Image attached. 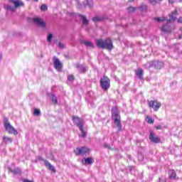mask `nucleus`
Returning <instances> with one entry per match:
<instances>
[{
    "label": "nucleus",
    "mask_w": 182,
    "mask_h": 182,
    "mask_svg": "<svg viewBox=\"0 0 182 182\" xmlns=\"http://www.w3.org/2000/svg\"><path fill=\"white\" fill-rule=\"evenodd\" d=\"M140 10L141 11H147V6L146 5H142L140 6Z\"/></svg>",
    "instance_id": "72a5a7b5"
},
{
    "label": "nucleus",
    "mask_w": 182,
    "mask_h": 182,
    "mask_svg": "<svg viewBox=\"0 0 182 182\" xmlns=\"http://www.w3.org/2000/svg\"><path fill=\"white\" fill-rule=\"evenodd\" d=\"M93 22H102V21H105V17L102 16H97L92 18Z\"/></svg>",
    "instance_id": "4be33fe9"
},
{
    "label": "nucleus",
    "mask_w": 182,
    "mask_h": 182,
    "mask_svg": "<svg viewBox=\"0 0 182 182\" xmlns=\"http://www.w3.org/2000/svg\"><path fill=\"white\" fill-rule=\"evenodd\" d=\"M168 177L171 180H174V178H176V177H177V173H176V171H174L173 169L169 170V171H168Z\"/></svg>",
    "instance_id": "6ab92c4d"
},
{
    "label": "nucleus",
    "mask_w": 182,
    "mask_h": 182,
    "mask_svg": "<svg viewBox=\"0 0 182 182\" xmlns=\"http://www.w3.org/2000/svg\"><path fill=\"white\" fill-rule=\"evenodd\" d=\"M50 100L54 105H58V97H56L55 95L52 94L50 95Z\"/></svg>",
    "instance_id": "b1692460"
},
{
    "label": "nucleus",
    "mask_w": 182,
    "mask_h": 182,
    "mask_svg": "<svg viewBox=\"0 0 182 182\" xmlns=\"http://www.w3.org/2000/svg\"><path fill=\"white\" fill-rule=\"evenodd\" d=\"M25 4L21 0H9V4H5L4 8L7 11H11V12H15L17 8H21Z\"/></svg>",
    "instance_id": "7ed1b4c3"
},
{
    "label": "nucleus",
    "mask_w": 182,
    "mask_h": 182,
    "mask_svg": "<svg viewBox=\"0 0 182 182\" xmlns=\"http://www.w3.org/2000/svg\"><path fill=\"white\" fill-rule=\"evenodd\" d=\"M178 23H182V17H180L179 18H178Z\"/></svg>",
    "instance_id": "a19ab883"
},
{
    "label": "nucleus",
    "mask_w": 182,
    "mask_h": 182,
    "mask_svg": "<svg viewBox=\"0 0 182 182\" xmlns=\"http://www.w3.org/2000/svg\"><path fill=\"white\" fill-rule=\"evenodd\" d=\"M146 120L147 123H149V124H153L154 123V119H153L151 117L146 116Z\"/></svg>",
    "instance_id": "a878e982"
},
{
    "label": "nucleus",
    "mask_w": 182,
    "mask_h": 182,
    "mask_svg": "<svg viewBox=\"0 0 182 182\" xmlns=\"http://www.w3.org/2000/svg\"><path fill=\"white\" fill-rule=\"evenodd\" d=\"M149 139L151 140V141H152V143H156V144L160 143L161 141L160 138L156 136V134H154V132H150Z\"/></svg>",
    "instance_id": "f8f14e48"
},
{
    "label": "nucleus",
    "mask_w": 182,
    "mask_h": 182,
    "mask_svg": "<svg viewBox=\"0 0 182 182\" xmlns=\"http://www.w3.org/2000/svg\"><path fill=\"white\" fill-rule=\"evenodd\" d=\"M4 125L5 127V130L8 132L9 134H14V136H16V134H18V131L11 125V122H9L8 118L4 119Z\"/></svg>",
    "instance_id": "39448f33"
},
{
    "label": "nucleus",
    "mask_w": 182,
    "mask_h": 182,
    "mask_svg": "<svg viewBox=\"0 0 182 182\" xmlns=\"http://www.w3.org/2000/svg\"><path fill=\"white\" fill-rule=\"evenodd\" d=\"M119 109L117 107H113L112 108V119L117 127L118 128V132L122 130V121L120 118V114H119Z\"/></svg>",
    "instance_id": "f03ea898"
},
{
    "label": "nucleus",
    "mask_w": 182,
    "mask_h": 182,
    "mask_svg": "<svg viewBox=\"0 0 182 182\" xmlns=\"http://www.w3.org/2000/svg\"><path fill=\"white\" fill-rule=\"evenodd\" d=\"M100 85L103 90H109L110 87V79L107 76L104 75L100 79Z\"/></svg>",
    "instance_id": "423d86ee"
},
{
    "label": "nucleus",
    "mask_w": 182,
    "mask_h": 182,
    "mask_svg": "<svg viewBox=\"0 0 182 182\" xmlns=\"http://www.w3.org/2000/svg\"><path fill=\"white\" fill-rule=\"evenodd\" d=\"M176 19H177V10L172 11V13L169 14V19L168 20V22H174Z\"/></svg>",
    "instance_id": "f3484780"
},
{
    "label": "nucleus",
    "mask_w": 182,
    "mask_h": 182,
    "mask_svg": "<svg viewBox=\"0 0 182 182\" xmlns=\"http://www.w3.org/2000/svg\"><path fill=\"white\" fill-rule=\"evenodd\" d=\"M2 59V54H0V60Z\"/></svg>",
    "instance_id": "c03bdc74"
},
{
    "label": "nucleus",
    "mask_w": 182,
    "mask_h": 182,
    "mask_svg": "<svg viewBox=\"0 0 182 182\" xmlns=\"http://www.w3.org/2000/svg\"><path fill=\"white\" fill-rule=\"evenodd\" d=\"M27 1H29V0H27ZM34 2H38L39 0H33Z\"/></svg>",
    "instance_id": "37998d69"
},
{
    "label": "nucleus",
    "mask_w": 182,
    "mask_h": 182,
    "mask_svg": "<svg viewBox=\"0 0 182 182\" xmlns=\"http://www.w3.org/2000/svg\"><path fill=\"white\" fill-rule=\"evenodd\" d=\"M87 5L92 8L93 6V1L92 0H87Z\"/></svg>",
    "instance_id": "7c9ffc66"
},
{
    "label": "nucleus",
    "mask_w": 182,
    "mask_h": 182,
    "mask_svg": "<svg viewBox=\"0 0 182 182\" xmlns=\"http://www.w3.org/2000/svg\"><path fill=\"white\" fill-rule=\"evenodd\" d=\"M74 153L75 156H86L90 153V149L86 146L77 147L74 150Z\"/></svg>",
    "instance_id": "0eeeda50"
},
{
    "label": "nucleus",
    "mask_w": 182,
    "mask_h": 182,
    "mask_svg": "<svg viewBox=\"0 0 182 182\" xmlns=\"http://www.w3.org/2000/svg\"><path fill=\"white\" fill-rule=\"evenodd\" d=\"M82 43L85 45V46H87L88 48H95V45L93 43L87 41H82Z\"/></svg>",
    "instance_id": "5701e85b"
},
{
    "label": "nucleus",
    "mask_w": 182,
    "mask_h": 182,
    "mask_svg": "<svg viewBox=\"0 0 182 182\" xmlns=\"http://www.w3.org/2000/svg\"><path fill=\"white\" fill-rule=\"evenodd\" d=\"M33 21L34 22V23H36V25H38V26H41V28H45L46 26L45 22L43 21V20H42V18H34L33 19Z\"/></svg>",
    "instance_id": "ddd939ff"
},
{
    "label": "nucleus",
    "mask_w": 182,
    "mask_h": 182,
    "mask_svg": "<svg viewBox=\"0 0 182 182\" xmlns=\"http://www.w3.org/2000/svg\"><path fill=\"white\" fill-rule=\"evenodd\" d=\"M78 16H80L82 21V25L85 26H87L89 25V20L82 14H78Z\"/></svg>",
    "instance_id": "a211bd4d"
},
{
    "label": "nucleus",
    "mask_w": 182,
    "mask_h": 182,
    "mask_svg": "<svg viewBox=\"0 0 182 182\" xmlns=\"http://www.w3.org/2000/svg\"><path fill=\"white\" fill-rule=\"evenodd\" d=\"M138 160L139 161H143V160H144V156H143V154L141 153L138 154Z\"/></svg>",
    "instance_id": "c85d7f7f"
},
{
    "label": "nucleus",
    "mask_w": 182,
    "mask_h": 182,
    "mask_svg": "<svg viewBox=\"0 0 182 182\" xmlns=\"http://www.w3.org/2000/svg\"><path fill=\"white\" fill-rule=\"evenodd\" d=\"M41 11H47L48 10V6L46 4H42L41 6Z\"/></svg>",
    "instance_id": "473e14b6"
},
{
    "label": "nucleus",
    "mask_w": 182,
    "mask_h": 182,
    "mask_svg": "<svg viewBox=\"0 0 182 182\" xmlns=\"http://www.w3.org/2000/svg\"><path fill=\"white\" fill-rule=\"evenodd\" d=\"M53 65H54V68L57 70H62V63H60V61L59 60V58H58V57L56 56L53 57Z\"/></svg>",
    "instance_id": "9b49d317"
},
{
    "label": "nucleus",
    "mask_w": 182,
    "mask_h": 182,
    "mask_svg": "<svg viewBox=\"0 0 182 182\" xmlns=\"http://www.w3.org/2000/svg\"><path fill=\"white\" fill-rule=\"evenodd\" d=\"M38 161H44V164L46 167H49V170H50L51 171H53V173H56V169H55V166L52 164H50V163L49 161H48V160H45L43 159V158H42V156H38L36 158V163H38Z\"/></svg>",
    "instance_id": "1a4fd4ad"
},
{
    "label": "nucleus",
    "mask_w": 182,
    "mask_h": 182,
    "mask_svg": "<svg viewBox=\"0 0 182 182\" xmlns=\"http://www.w3.org/2000/svg\"><path fill=\"white\" fill-rule=\"evenodd\" d=\"M162 32H166V33H170L171 31H173V28H171V24L170 23H166L161 28Z\"/></svg>",
    "instance_id": "2eb2a0df"
},
{
    "label": "nucleus",
    "mask_w": 182,
    "mask_h": 182,
    "mask_svg": "<svg viewBox=\"0 0 182 182\" xmlns=\"http://www.w3.org/2000/svg\"><path fill=\"white\" fill-rule=\"evenodd\" d=\"M104 147L105 149H109L110 150V149H112V147H110V145L107 144H104Z\"/></svg>",
    "instance_id": "e433bc0d"
},
{
    "label": "nucleus",
    "mask_w": 182,
    "mask_h": 182,
    "mask_svg": "<svg viewBox=\"0 0 182 182\" xmlns=\"http://www.w3.org/2000/svg\"><path fill=\"white\" fill-rule=\"evenodd\" d=\"M34 114L35 116H41V111L38 109H36L34 110Z\"/></svg>",
    "instance_id": "f704fd0d"
},
{
    "label": "nucleus",
    "mask_w": 182,
    "mask_h": 182,
    "mask_svg": "<svg viewBox=\"0 0 182 182\" xmlns=\"http://www.w3.org/2000/svg\"><path fill=\"white\" fill-rule=\"evenodd\" d=\"M134 11H136V9L134 7H129V8H128V12L129 14H132V13L134 12Z\"/></svg>",
    "instance_id": "c9c22d12"
},
{
    "label": "nucleus",
    "mask_w": 182,
    "mask_h": 182,
    "mask_svg": "<svg viewBox=\"0 0 182 182\" xmlns=\"http://www.w3.org/2000/svg\"><path fill=\"white\" fill-rule=\"evenodd\" d=\"M130 157H131V156H130V155H129V156H128V159H130Z\"/></svg>",
    "instance_id": "49530a36"
},
{
    "label": "nucleus",
    "mask_w": 182,
    "mask_h": 182,
    "mask_svg": "<svg viewBox=\"0 0 182 182\" xmlns=\"http://www.w3.org/2000/svg\"><path fill=\"white\" fill-rule=\"evenodd\" d=\"M159 182H167L166 179H161L159 178Z\"/></svg>",
    "instance_id": "79ce46f5"
},
{
    "label": "nucleus",
    "mask_w": 182,
    "mask_h": 182,
    "mask_svg": "<svg viewBox=\"0 0 182 182\" xmlns=\"http://www.w3.org/2000/svg\"><path fill=\"white\" fill-rule=\"evenodd\" d=\"M169 4H174V2H177V0H168Z\"/></svg>",
    "instance_id": "ea45409f"
},
{
    "label": "nucleus",
    "mask_w": 182,
    "mask_h": 182,
    "mask_svg": "<svg viewBox=\"0 0 182 182\" xmlns=\"http://www.w3.org/2000/svg\"><path fill=\"white\" fill-rule=\"evenodd\" d=\"M68 80H69L70 82H73L75 80V77L73 76V75H68Z\"/></svg>",
    "instance_id": "c756f323"
},
{
    "label": "nucleus",
    "mask_w": 182,
    "mask_h": 182,
    "mask_svg": "<svg viewBox=\"0 0 182 182\" xmlns=\"http://www.w3.org/2000/svg\"><path fill=\"white\" fill-rule=\"evenodd\" d=\"M9 171L13 174H21V169H19V168H16L14 169L9 168Z\"/></svg>",
    "instance_id": "412c9836"
},
{
    "label": "nucleus",
    "mask_w": 182,
    "mask_h": 182,
    "mask_svg": "<svg viewBox=\"0 0 182 182\" xmlns=\"http://www.w3.org/2000/svg\"><path fill=\"white\" fill-rule=\"evenodd\" d=\"M53 38V35H52L51 33L48 34V36L47 37L48 42H52Z\"/></svg>",
    "instance_id": "2f4dec72"
},
{
    "label": "nucleus",
    "mask_w": 182,
    "mask_h": 182,
    "mask_svg": "<svg viewBox=\"0 0 182 182\" xmlns=\"http://www.w3.org/2000/svg\"><path fill=\"white\" fill-rule=\"evenodd\" d=\"M148 106L151 107L154 112H157L159 107H161V103L159 102L157 100L148 101Z\"/></svg>",
    "instance_id": "9d476101"
},
{
    "label": "nucleus",
    "mask_w": 182,
    "mask_h": 182,
    "mask_svg": "<svg viewBox=\"0 0 182 182\" xmlns=\"http://www.w3.org/2000/svg\"><path fill=\"white\" fill-rule=\"evenodd\" d=\"M155 21H157V22H164L166 21L165 17H156L155 18Z\"/></svg>",
    "instance_id": "cd10ccee"
},
{
    "label": "nucleus",
    "mask_w": 182,
    "mask_h": 182,
    "mask_svg": "<svg viewBox=\"0 0 182 182\" xmlns=\"http://www.w3.org/2000/svg\"><path fill=\"white\" fill-rule=\"evenodd\" d=\"M77 69H78V71L80 73H85L87 70V68L82 65H76Z\"/></svg>",
    "instance_id": "aec40b11"
},
{
    "label": "nucleus",
    "mask_w": 182,
    "mask_h": 182,
    "mask_svg": "<svg viewBox=\"0 0 182 182\" xmlns=\"http://www.w3.org/2000/svg\"><path fill=\"white\" fill-rule=\"evenodd\" d=\"M95 43L97 48L100 49H107V50H112L114 48V46H113V41L110 38H107L104 40L97 39Z\"/></svg>",
    "instance_id": "f257e3e1"
},
{
    "label": "nucleus",
    "mask_w": 182,
    "mask_h": 182,
    "mask_svg": "<svg viewBox=\"0 0 182 182\" xmlns=\"http://www.w3.org/2000/svg\"><path fill=\"white\" fill-rule=\"evenodd\" d=\"M156 130H161L163 129V127H161V125L157 126L156 127Z\"/></svg>",
    "instance_id": "58836bf2"
},
{
    "label": "nucleus",
    "mask_w": 182,
    "mask_h": 182,
    "mask_svg": "<svg viewBox=\"0 0 182 182\" xmlns=\"http://www.w3.org/2000/svg\"><path fill=\"white\" fill-rule=\"evenodd\" d=\"M163 66L162 62L159 61H150L145 64V68L146 69H150L154 68V69H160Z\"/></svg>",
    "instance_id": "6e6552de"
},
{
    "label": "nucleus",
    "mask_w": 182,
    "mask_h": 182,
    "mask_svg": "<svg viewBox=\"0 0 182 182\" xmlns=\"http://www.w3.org/2000/svg\"><path fill=\"white\" fill-rule=\"evenodd\" d=\"M73 122L74 124L78 127L79 130L81 132V134L79 135L80 137H82V139H85L86 137L87 132L85 131V125L83 124V120L80 119L79 117L74 116L73 117Z\"/></svg>",
    "instance_id": "20e7f679"
},
{
    "label": "nucleus",
    "mask_w": 182,
    "mask_h": 182,
    "mask_svg": "<svg viewBox=\"0 0 182 182\" xmlns=\"http://www.w3.org/2000/svg\"><path fill=\"white\" fill-rule=\"evenodd\" d=\"M95 161L93 160V158L92 157H88V158H86V159H84L82 160V164H84V166H90L92 164H93V162Z\"/></svg>",
    "instance_id": "dca6fc26"
},
{
    "label": "nucleus",
    "mask_w": 182,
    "mask_h": 182,
    "mask_svg": "<svg viewBox=\"0 0 182 182\" xmlns=\"http://www.w3.org/2000/svg\"><path fill=\"white\" fill-rule=\"evenodd\" d=\"M58 46L59 48H60L61 49H63V48H65V46L63 45V43H62L61 42H60L58 43Z\"/></svg>",
    "instance_id": "4c0bfd02"
},
{
    "label": "nucleus",
    "mask_w": 182,
    "mask_h": 182,
    "mask_svg": "<svg viewBox=\"0 0 182 182\" xmlns=\"http://www.w3.org/2000/svg\"><path fill=\"white\" fill-rule=\"evenodd\" d=\"M163 0H149V2L152 5H156V4H160Z\"/></svg>",
    "instance_id": "bb28decb"
},
{
    "label": "nucleus",
    "mask_w": 182,
    "mask_h": 182,
    "mask_svg": "<svg viewBox=\"0 0 182 182\" xmlns=\"http://www.w3.org/2000/svg\"><path fill=\"white\" fill-rule=\"evenodd\" d=\"M3 141L4 143L8 144V143H12V138L8 137V136H4L3 137Z\"/></svg>",
    "instance_id": "393cba45"
},
{
    "label": "nucleus",
    "mask_w": 182,
    "mask_h": 182,
    "mask_svg": "<svg viewBox=\"0 0 182 182\" xmlns=\"http://www.w3.org/2000/svg\"><path fill=\"white\" fill-rule=\"evenodd\" d=\"M178 39H181V36H178Z\"/></svg>",
    "instance_id": "a18cd8bd"
},
{
    "label": "nucleus",
    "mask_w": 182,
    "mask_h": 182,
    "mask_svg": "<svg viewBox=\"0 0 182 182\" xmlns=\"http://www.w3.org/2000/svg\"><path fill=\"white\" fill-rule=\"evenodd\" d=\"M135 75L137 76L138 79L143 80V75H144V71L141 68H138L137 70H135Z\"/></svg>",
    "instance_id": "4468645a"
}]
</instances>
